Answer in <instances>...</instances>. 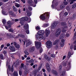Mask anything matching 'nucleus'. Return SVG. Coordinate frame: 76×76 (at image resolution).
Instances as JSON below:
<instances>
[{"instance_id":"3c124183","label":"nucleus","mask_w":76,"mask_h":76,"mask_svg":"<svg viewBox=\"0 0 76 76\" xmlns=\"http://www.w3.org/2000/svg\"><path fill=\"white\" fill-rule=\"evenodd\" d=\"M65 26L63 27H62V28H64L65 29H66V28H67V24H66V25H65Z\"/></svg>"},{"instance_id":"473e14b6","label":"nucleus","mask_w":76,"mask_h":76,"mask_svg":"<svg viewBox=\"0 0 76 76\" xmlns=\"http://www.w3.org/2000/svg\"><path fill=\"white\" fill-rule=\"evenodd\" d=\"M9 32H13V31H14V30H13V28H10L9 30Z\"/></svg>"},{"instance_id":"cd10ccee","label":"nucleus","mask_w":76,"mask_h":76,"mask_svg":"<svg viewBox=\"0 0 76 76\" xmlns=\"http://www.w3.org/2000/svg\"><path fill=\"white\" fill-rule=\"evenodd\" d=\"M72 55L71 54V52H69L68 53V58H70V56H72Z\"/></svg>"},{"instance_id":"393cba45","label":"nucleus","mask_w":76,"mask_h":76,"mask_svg":"<svg viewBox=\"0 0 76 76\" xmlns=\"http://www.w3.org/2000/svg\"><path fill=\"white\" fill-rule=\"evenodd\" d=\"M2 12L3 15H8V13L7 12L2 11Z\"/></svg>"},{"instance_id":"412c9836","label":"nucleus","mask_w":76,"mask_h":76,"mask_svg":"<svg viewBox=\"0 0 76 76\" xmlns=\"http://www.w3.org/2000/svg\"><path fill=\"white\" fill-rule=\"evenodd\" d=\"M65 7L64 5L62 4L60 6V8L61 9L60 10H61V9H63L64 8V7Z\"/></svg>"},{"instance_id":"20e7f679","label":"nucleus","mask_w":76,"mask_h":76,"mask_svg":"<svg viewBox=\"0 0 76 76\" xmlns=\"http://www.w3.org/2000/svg\"><path fill=\"white\" fill-rule=\"evenodd\" d=\"M35 43L36 48H37V49H38L39 47H41V43L39 42H38L36 41H35Z\"/></svg>"},{"instance_id":"bf43d9fd","label":"nucleus","mask_w":76,"mask_h":76,"mask_svg":"<svg viewBox=\"0 0 76 76\" xmlns=\"http://www.w3.org/2000/svg\"><path fill=\"white\" fill-rule=\"evenodd\" d=\"M64 15H65V16H67V15H68V12H66L64 13Z\"/></svg>"},{"instance_id":"39448f33","label":"nucleus","mask_w":76,"mask_h":76,"mask_svg":"<svg viewBox=\"0 0 76 76\" xmlns=\"http://www.w3.org/2000/svg\"><path fill=\"white\" fill-rule=\"evenodd\" d=\"M61 33V29L60 28L57 29L56 31L55 36L57 37H58V35L60 34Z\"/></svg>"},{"instance_id":"603ef678","label":"nucleus","mask_w":76,"mask_h":76,"mask_svg":"<svg viewBox=\"0 0 76 76\" xmlns=\"http://www.w3.org/2000/svg\"><path fill=\"white\" fill-rule=\"evenodd\" d=\"M3 53L4 54L5 56V54H6V53H7V51H6V50H4L3 52Z\"/></svg>"},{"instance_id":"f03ea898","label":"nucleus","mask_w":76,"mask_h":76,"mask_svg":"<svg viewBox=\"0 0 76 76\" xmlns=\"http://www.w3.org/2000/svg\"><path fill=\"white\" fill-rule=\"evenodd\" d=\"M45 14H46L47 17H45L44 15H43V14L42 15L39 17V18L42 20H45V19H48L49 17H50V12H45Z\"/></svg>"},{"instance_id":"9d476101","label":"nucleus","mask_w":76,"mask_h":76,"mask_svg":"<svg viewBox=\"0 0 76 76\" xmlns=\"http://www.w3.org/2000/svg\"><path fill=\"white\" fill-rule=\"evenodd\" d=\"M46 67L47 71L50 72L51 71V68H50V65L48 64H47L46 66Z\"/></svg>"},{"instance_id":"f3484780","label":"nucleus","mask_w":76,"mask_h":76,"mask_svg":"<svg viewBox=\"0 0 76 76\" xmlns=\"http://www.w3.org/2000/svg\"><path fill=\"white\" fill-rule=\"evenodd\" d=\"M52 72L53 74H54L55 75H57V72L55 70H52Z\"/></svg>"},{"instance_id":"338daca9","label":"nucleus","mask_w":76,"mask_h":76,"mask_svg":"<svg viewBox=\"0 0 76 76\" xmlns=\"http://www.w3.org/2000/svg\"><path fill=\"white\" fill-rule=\"evenodd\" d=\"M34 3H35V4H37V0H34Z\"/></svg>"},{"instance_id":"7c9ffc66","label":"nucleus","mask_w":76,"mask_h":76,"mask_svg":"<svg viewBox=\"0 0 76 76\" xmlns=\"http://www.w3.org/2000/svg\"><path fill=\"white\" fill-rule=\"evenodd\" d=\"M76 7V3L75 4L72 6V9H74V8H75Z\"/></svg>"},{"instance_id":"ddd939ff","label":"nucleus","mask_w":76,"mask_h":76,"mask_svg":"<svg viewBox=\"0 0 76 76\" xmlns=\"http://www.w3.org/2000/svg\"><path fill=\"white\" fill-rule=\"evenodd\" d=\"M29 26L28 24H26L24 26L23 28L25 29V30H27L28 29Z\"/></svg>"},{"instance_id":"c9c22d12","label":"nucleus","mask_w":76,"mask_h":76,"mask_svg":"<svg viewBox=\"0 0 76 76\" xmlns=\"http://www.w3.org/2000/svg\"><path fill=\"white\" fill-rule=\"evenodd\" d=\"M61 25L62 26H64L66 25V23H65L62 22L61 23Z\"/></svg>"},{"instance_id":"bb28decb","label":"nucleus","mask_w":76,"mask_h":76,"mask_svg":"<svg viewBox=\"0 0 76 76\" xmlns=\"http://www.w3.org/2000/svg\"><path fill=\"white\" fill-rule=\"evenodd\" d=\"M15 6H16V7H20V4L18 3H16L15 4Z\"/></svg>"},{"instance_id":"4d7b16f0","label":"nucleus","mask_w":76,"mask_h":76,"mask_svg":"<svg viewBox=\"0 0 76 76\" xmlns=\"http://www.w3.org/2000/svg\"><path fill=\"white\" fill-rule=\"evenodd\" d=\"M20 23L21 24L22 26H23V25L24 24L22 22V21H20Z\"/></svg>"},{"instance_id":"f257e3e1","label":"nucleus","mask_w":76,"mask_h":76,"mask_svg":"<svg viewBox=\"0 0 76 76\" xmlns=\"http://www.w3.org/2000/svg\"><path fill=\"white\" fill-rule=\"evenodd\" d=\"M45 33L44 31L43 30H41L39 31L37 33V34L36 35V38L38 41H41L42 39H44V37H43L42 36V34H44Z\"/></svg>"},{"instance_id":"7ed1b4c3","label":"nucleus","mask_w":76,"mask_h":76,"mask_svg":"<svg viewBox=\"0 0 76 76\" xmlns=\"http://www.w3.org/2000/svg\"><path fill=\"white\" fill-rule=\"evenodd\" d=\"M46 47L48 48H50L52 47V42L50 41H48L46 42Z\"/></svg>"},{"instance_id":"e433bc0d","label":"nucleus","mask_w":76,"mask_h":76,"mask_svg":"<svg viewBox=\"0 0 76 76\" xmlns=\"http://www.w3.org/2000/svg\"><path fill=\"white\" fill-rule=\"evenodd\" d=\"M58 42V40H56L53 43V45H55V44H56V43H57Z\"/></svg>"},{"instance_id":"052dcab7","label":"nucleus","mask_w":76,"mask_h":76,"mask_svg":"<svg viewBox=\"0 0 76 76\" xmlns=\"http://www.w3.org/2000/svg\"><path fill=\"white\" fill-rule=\"evenodd\" d=\"M66 10L68 11H69L70 10V8H69V7H66Z\"/></svg>"},{"instance_id":"6ab92c4d","label":"nucleus","mask_w":76,"mask_h":76,"mask_svg":"<svg viewBox=\"0 0 76 76\" xmlns=\"http://www.w3.org/2000/svg\"><path fill=\"white\" fill-rule=\"evenodd\" d=\"M76 1V0H67V1L68 2H69V3L71 2L70 3V4L73 3V2L74 1Z\"/></svg>"},{"instance_id":"a211bd4d","label":"nucleus","mask_w":76,"mask_h":76,"mask_svg":"<svg viewBox=\"0 0 76 76\" xmlns=\"http://www.w3.org/2000/svg\"><path fill=\"white\" fill-rule=\"evenodd\" d=\"M19 60H17L16 63H15L14 65L15 66H16L17 65H19Z\"/></svg>"},{"instance_id":"f704fd0d","label":"nucleus","mask_w":76,"mask_h":76,"mask_svg":"<svg viewBox=\"0 0 76 76\" xmlns=\"http://www.w3.org/2000/svg\"><path fill=\"white\" fill-rule=\"evenodd\" d=\"M4 45H1V49L0 50V51H1L2 50V49H3V47H4Z\"/></svg>"},{"instance_id":"69168bd1","label":"nucleus","mask_w":76,"mask_h":76,"mask_svg":"<svg viewBox=\"0 0 76 76\" xmlns=\"http://www.w3.org/2000/svg\"><path fill=\"white\" fill-rule=\"evenodd\" d=\"M73 48V46L72 45H71V47H70V49L71 50H72Z\"/></svg>"},{"instance_id":"0e129e2a","label":"nucleus","mask_w":76,"mask_h":76,"mask_svg":"<svg viewBox=\"0 0 76 76\" xmlns=\"http://www.w3.org/2000/svg\"><path fill=\"white\" fill-rule=\"evenodd\" d=\"M62 66H61L60 65L59 66V69L60 70H61Z\"/></svg>"},{"instance_id":"5701e85b","label":"nucleus","mask_w":76,"mask_h":76,"mask_svg":"<svg viewBox=\"0 0 76 76\" xmlns=\"http://www.w3.org/2000/svg\"><path fill=\"white\" fill-rule=\"evenodd\" d=\"M45 58L46 59V60H48V61H50L51 60V58H48V57L47 56L45 57Z\"/></svg>"},{"instance_id":"5fc2aeb1","label":"nucleus","mask_w":76,"mask_h":76,"mask_svg":"<svg viewBox=\"0 0 76 76\" xmlns=\"http://www.w3.org/2000/svg\"><path fill=\"white\" fill-rule=\"evenodd\" d=\"M68 4V3H67V1H64V5H67Z\"/></svg>"},{"instance_id":"e2e57ef3","label":"nucleus","mask_w":76,"mask_h":76,"mask_svg":"<svg viewBox=\"0 0 76 76\" xmlns=\"http://www.w3.org/2000/svg\"><path fill=\"white\" fill-rule=\"evenodd\" d=\"M27 15L28 16H31V13H28L27 14Z\"/></svg>"},{"instance_id":"a18cd8bd","label":"nucleus","mask_w":76,"mask_h":76,"mask_svg":"<svg viewBox=\"0 0 76 76\" xmlns=\"http://www.w3.org/2000/svg\"><path fill=\"white\" fill-rule=\"evenodd\" d=\"M48 26V24H45L44 25V27L45 28V27H47V26Z\"/></svg>"},{"instance_id":"1a4fd4ad","label":"nucleus","mask_w":76,"mask_h":76,"mask_svg":"<svg viewBox=\"0 0 76 76\" xmlns=\"http://www.w3.org/2000/svg\"><path fill=\"white\" fill-rule=\"evenodd\" d=\"M35 51V47H32L29 49V51L30 53H32Z\"/></svg>"},{"instance_id":"8fccbe9b","label":"nucleus","mask_w":76,"mask_h":76,"mask_svg":"<svg viewBox=\"0 0 76 76\" xmlns=\"http://www.w3.org/2000/svg\"><path fill=\"white\" fill-rule=\"evenodd\" d=\"M26 32L27 34H29V31L28 30V29L26 30Z\"/></svg>"},{"instance_id":"c756f323","label":"nucleus","mask_w":76,"mask_h":76,"mask_svg":"<svg viewBox=\"0 0 76 76\" xmlns=\"http://www.w3.org/2000/svg\"><path fill=\"white\" fill-rule=\"evenodd\" d=\"M24 53L25 54H26V55H27V56L29 55V53L26 50L24 51Z\"/></svg>"},{"instance_id":"6e6d98bb","label":"nucleus","mask_w":76,"mask_h":76,"mask_svg":"<svg viewBox=\"0 0 76 76\" xmlns=\"http://www.w3.org/2000/svg\"><path fill=\"white\" fill-rule=\"evenodd\" d=\"M64 35L62 34L61 36L60 37H61V38H63L64 37Z\"/></svg>"},{"instance_id":"f8f14e48","label":"nucleus","mask_w":76,"mask_h":76,"mask_svg":"<svg viewBox=\"0 0 76 76\" xmlns=\"http://www.w3.org/2000/svg\"><path fill=\"white\" fill-rule=\"evenodd\" d=\"M70 68H71V65H70V63H69L68 65L66 67V70L67 71H68V70H69Z\"/></svg>"},{"instance_id":"c03bdc74","label":"nucleus","mask_w":76,"mask_h":76,"mask_svg":"<svg viewBox=\"0 0 76 76\" xmlns=\"http://www.w3.org/2000/svg\"><path fill=\"white\" fill-rule=\"evenodd\" d=\"M76 15L75 14H74L73 15L72 18L73 19H75L76 18Z\"/></svg>"},{"instance_id":"774afa93","label":"nucleus","mask_w":76,"mask_h":76,"mask_svg":"<svg viewBox=\"0 0 76 76\" xmlns=\"http://www.w3.org/2000/svg\"><path fill=\"white\" fill-rule=\"evenodd\" d=\"M30 59H31V58L29 56L28 57L26 58V60H30Z\"/></svg>"},{"instance_id":"79ce46f5","label":"nucleus","mask_w":76,"mask_h":76,"mask_svg":"<svg viewBox=\"0 0 76 76\" xmlns=\"http://www.w3.org/2000/svg\"><path fill=\"white\" fill-rule=\"evenodd\" d=\"M36 30H39L40 29V28L38 26H37L36 27Z\"/></svg>"},{"instance_id":"72a5a7b5","label":"nucleus","mask_w":76,"mask_h":76,"mask_svg":"<svg viewBox=\"0 0 76 76\" xmlns=\"http://www.w3.org/2000/svg\"><path fill=\"white\" fill-rule=\"evenodd\" d=\"M2 22H3V24H6V20H5V19H3L2 20Z\"/></svg>"},{"instance_id":"4468645a","label":"nucleus","mask_w":76,"mask_h":76,"mask_svg":"<svg viewBox=\"0 0 76 76\" xmlns=\"http://www.w3.org/2000/svg\"><path fill=\"white\" fill-rule=\"evenodd\" d=\"M13 44L14 45L16 48H20V46H19V45H17V44H16V42H14Z\"/></svg>"},{"instance_id":"13d9d810","label":"nucleus","mask_w":76,"mask_h":76,"mask_svg":"<svg viewBox=\"0 0 76 76\" xmlns=\"http://www.w3.org/2000/svg\"><path fill=\"white\" fill-rule=\"evenodd\" d=\"M40 53H42V48H40L39 49Z\"/></svg>"},{"instance_id":"680f3d73","label":"nucleus","mask_w":76,"mask_h":76,"mask_svg":"<svg viewBox=\"0 0 76 76\" xmlns=\"http://www.w3.org/2000/svg\"><path fill=\"white\" fill-rule=\"evenodd\" d=\"M24 66V64H21V68L23 67V66Z\"/></svg>"},{"instance_id":"ea45409f","label":"nucleus","mask_w":76,"mask_h":76,"mask_svg":"<svg viewBox=\"0 0 76 76\" xmlns=\"http://www.w3.org/2000/svg\"><path fill=\"white\" fill-rule=\"evenodd\" d=\"M51 57H52V58H54L56 57V55H55L54 54H52L51 55Z\"/></svg>"},{"instance_id":"4be33fe9","label":"nucleus","mask_w":76,"mask_h":76,"mask_svg":"<svg viewBox=\"0 0 76 76\" xmlns=\"http://www.w3.org/2000/svg\"><path fill=\"white\" fill-rule=\"evenodd\" d=\"M13 75L14 76H18V72L16 71H15L14 72Z\"/></svg>"},{"instance_id":"a19ab883","label":"nucleus","mask_w":76,"mask_h":76,"mask_svg":"<svg viewBox=\"0 0 76 76\" xmlns=\"http://www.w3.org/2000/svg\"><path fill=\"white\" fill-rule=\"evenodd\" d=\"M9 13L10 15H12L13 14V12H12L11 11H9Z\"/></svg>"},{"instance_id":"864d4df0","label":"nucleus","mask_w":76,"mask_h":76,"mask_svg":"<svg viewBox=\"0 0 76 76\" xmlns=\"http://www.w3.org/2000/svg\"><path fill=\"white\" fill-rule=\"evenodd\" d=\"M22 71H19V74L20 76L22 75Z\"/></svg>"},{"instance_id":"49530a36","label":"nucleus","mask_w":76,"mask_h":76,"mask_svg":"<svg viewBox=\"0 0 76 76\" xmlns=\"http://www.w3.org/2000/svg\"><path fill=\"white\" fill-rule=\"evenodd\" d=\"M11 70L13 72V65H12L11 67Z\"/></svg>"},{"instance_id":"37998d69","label":"nucleus","mask_w":76,"mask_h":76,"mask_svg":"<svg viewBox=\"0 0 76 76\" xmlns=\"http://www.w3.org/2000/svg\"><path fill=\"white\" fill-rule=\"evenodd\" d=\"M0 58L1 59H4V57H3V55L1 54L0 55Z\"/></svg>"},{"instance_id":"a878e982","label":"nucleus","mask_w":76,"mask_h":76,"mask_svg":"<svg viewBox=\"0 0 76 76\" xmlns=\"http://www.w3.org/2000/svg\"><path fill=\"white\" fill-rule=\"evenodd\" d=\"M65 71H64L62 72L61 75H60V76H64V75H65Z\"/></svg>"},{"instance_id":"de8ad7c7","label":"nucleus","mask_w":76,"mask_h":76,"mask_svg":"<svg viewBox=\"0 0 76 76\" xmlns=\"http://www.w3.org/2000/svg\"><path fill=\"white\" fill-rule=\"evenodd\" d=\"M30 62L31 63H33L34 62V60L33 59H31L30 60Z\"/></svg>"},{"instance_id":"2eb2a0df","label":"nucleus","mask_w":76,"mask_h":76,"mask_svg":"<svg viewBox=\"0 0 76 76\" xmlns=\"http://www.w3.org/2000/svg\"><path fill=\"white\" fill-rule=\"evenodd\" d=\"M12 24H13V23H12V21H8L7 23V25H8V27L10 28L11 27V26H10V25H12Z\"/></svg>"},{"instance_id":"6e6552de","label":"nucleus","mask_w":76,"mask_h":76,"mask_svg":"<svg viewBox=\"0 0 76 76\" xmlns=\"http://www.w3.org/2000/svg\"><path fill=\"white\" fill-rule=\"evenodd\" d=\"M20 20H24V21H27L28 20V18L27 17H22V18H21L19 19Z\"/></svg>"},{"instance_id":"c85d7f7f","label":"nucleus","mask_w":76,"mask_h":76,"mask_svg":"<svg viewBox=\"0 0 76 76\" xmlns=\"http://www.w3.org/2000/svg\"><path fill=\"white\" fill-rule=\"evenodd\" d=\"M13 8L15 12H17V9H16V8L15 7L13 6Z\"/></svg>"},{"instance_id":"aec40b11","label":"nucleus","mask_w":76,"mask_h":76,"mask_svg":"<svg viewBox=\"0 0 76 76\" xmlns=\"http://www.w3.org/2000/svg\"><path fill=\"white\" fill-rule=\"evenodd\" d=\"M32 44V42H27L26 43V47H28V46H29V45H31Z\"/></svg>"},{"instance_id":"9b49d317","label":"nucleus","mask_w":76,"mask_h":76,"mask_svg":"<svg viewBox=\"0 0 76 76\" xmlns=\"http://www.w3.org/2000/svg\"><path fill=\"white\" fill-rule=\"evenodd\" d=\"M10 49L13 52H14L15 51V48L13 46H10Z\"/></svg>"},{"instance_id":"dca6fc26","label":"nucleus","mask_w":76,"mask_h":76,"mask_svg":"<svg viewBox=\"0 0 76 76\" xmlns=\"http://www.w3.org/2000/svg\"><path fill=\"white\" fill-rule=\"evenodd\" d=\"M28 3L30 6H33V7H35V6H36V5H34L32 4V0L29 1L28 2Z\"/></svg>"},{"instance_id":"b1692460","label":"nucleus","mask_w":76,"mask_h":76,"mask_svg":"<svg viewBox=\"0 0 76 76\" xmlns=\"http://www.w3.org/2000/svg\"><path fill=\"white\" fill-rule=\"evenodd\" d=\"M29 72L28 70H26L24 72V74L25 75H26Z\"/></svg>"},{"instance_id":"423d86ee","label":"nucleus","mask_w":76,"mask_h":76,"mask_svg":"<svg viewBox=\"0 0 76 76\" xmlns=\"http://www.w3.org/2000/svg\"><path fill=\"white\" fill-rule=\"evenodd\" d=\"M57 24L56 22H54L52 24L51 26V29H55V28H56V26Z\"/></svg>"},{"instance_id":"4c0bfd02","label":"nucleus","mask_w":76,"mask_h":76,"mask_svg":"<svg viewBox=\"0 0 76 76\" xmlns=\"http://www.w3.org/2000/svg\"><path fill=\"white\" fill-rule=\"evenodd\" d=\"M12 21H15V22H18V21H19V20H18V19H15V20L12 19Z\"/></svg>"},{"instance_id":"58836bf2","label":"nucleus","mask_w":76,"mask_h":76,"mask_svg":"<svg viewBox=\"0 0 76 76\" xmlns=\"http://www.w3.org/2000/svg\"><path fill=\"white\" fill-rule=\"evenodd\" d=\"M28 9H29V10H30V11H31V10H32V8L30 7L29 6L28 7Z\"/></svg>"},{"instance_id":"09e8293b","label":"nucleus","mask_w":76,"mask_h":76,"mask_svg":"<svg viewBox=\"0 0 76 76\" xmlns=\"http://www.w3.org/2000/svg\"><path fill=\"white\" fill-rule=\"evenodd\" d=\"M64 29L65 28H62V32H66V30Z\"/></svg>"},{"instance_id":"2f4dec72","label":"nucleus","mask_w":76,"mask_h":76,"mask_svg":"<svg viewBox=\"0 0 76 76\" xmlns=\"http://www.w3.org/2000/svg\"><path fill=\"white\" fill-rule=\"evenodd\" d=\"M60 45L61 47H63L64 45V43H60Z\"/></svg>"},{"instance_id":"0eeeda50","label":"nucleus","mask_w":76,"mask_h":76,"mask_svg":"<svg viewBox=\"0 0 76 76\" xmlns=\"http://www.w3.org/2000/svg\"><path fill=\"white\" fill-rule=\"evenodd\" d=\"M50 31L48 30L47 29H46L45 30V34L46 36V37H48L50 34Z\"/></svg>"}]
</instances>
